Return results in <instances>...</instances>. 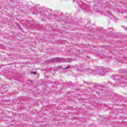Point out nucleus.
I'll return each mask as SVG.
<instances>
[{
    "label": "nucleus",
    "instance_id": "nucleus-1",
    "mask_svg": "<svg viewBox=\"0 0 127 127\" xmlns=\"http://www.w3.org/2000/svg\"><path fill=\"white\" fill-rule=\"evenodd\" d=\"M69 67H70V66L68 65L67 67H64V69H67L69 68Z\"/></svg>",
    "mask_w": 127,
    "mask_h": 127
},
{
    "label": "nucleus",
    "instance_id": "nucleus-2",
    "mask_svg": "<svg viewBox=\"0 0 127 127\" xmlns=\"http://www.w3.org/2000/svg\"><path fill=\"white\" fill-rule=\"evenodd\" d=\"M33 74H36V72H33Z\"/></svg>",
    "mask_w": 127,
    "mask_h": 127
}]
</instances>
